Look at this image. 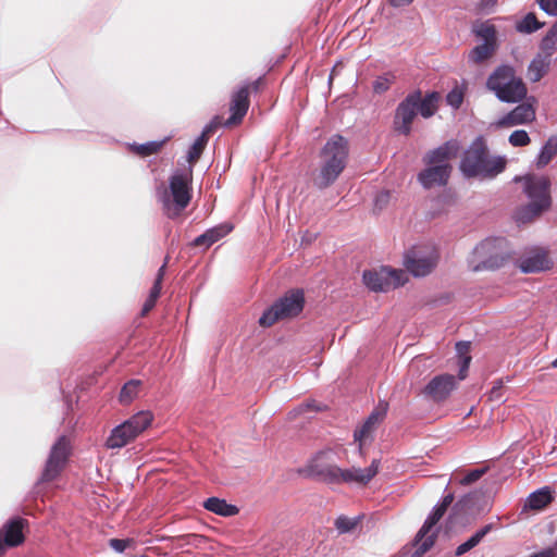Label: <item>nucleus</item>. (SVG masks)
I'll return each mask as SVG.
<instances>
[{
	"mask_svg": "<svg viewBox=\"0 0 557 557\" xmlns=\"http://www.w3.org/2000/svg\"><path fill=\"white\" fill-rule=\"evenodd\" d=\"M557 153V139L550 138L542 148L536 164L542 168L549 163L552 158Z\"/></svg>",
	"mask_w": 557,
	"mask_h": 557,
	"instance_id": "nucleus-35",
	"label": "nucleus"
},
{
	"mask_svg": "<svg viewBox=\"0 0 557 557\" xmlns=\"http://www.w3.org/2000/svg\"><path fill=\"white\" fill-rule=\"evenodd\" d=\"M140 385L139 380H131L125 383L120 393V401L123 404L132 403L137 397Z\"/></svg>",
	"mask_w": 557,
	"mask_h": 557,
	"instance_id": "nucleus-34",
	"label": "nucleus"
},
{
	"mask_svg": "<svg viewBox=\"0 0 557 557\" xmlns=\"http://www.w3.org/2000/svg\"><path fill=\"white\" fill-rule=\"evenodd\" d=\"M215 127L216 124L214 122L210 123L203 128L201 135L195 140L187 154V160L190 164H194L198 161L208 143L210 134L214 131Z\"/></svg>",
	"mask_w": 557,
	"mask_h": 557,
	"instance_id": "nucleus-24",
	"label": "nucleus"
},
{
	"mask_svg": "<svg viewBox=\"0 0 557 557\" xmlns=\"http://www.w3.org/2000/svg\"><path fill=\"white\" fill-rule=\"evenodd\" d=\"M462 92L457 89L451 90L446 98L448 104H450L455 109L460 107V104L462 103Z\"/></svg>",
	"mask_w": 557,
	"mask_h": 557,
	"instance_id": "nucleus-45",
	"label": "nucleus"
},
{
	"mask_svg": "<svg viewBox=\"0 0 557 557\" xmlns=\"http://www.w3.org/2000/svg\"><path fill=\"white\" fill-rule=\"evenodd\" d=\"M459 144L450 140L423 157L425 169L418 174L419 183L425 188L440 187L447 184L451 173L449 161L457 157Z\"/></svg>",
	"mask_w": 557,
	"mask_h": 557,
	"instance_id": "nucleus-1",
	"label": "nucleus"
},
{
	"mask_svg": "<svg viewBox=\"0 0 557 557\" xmlns=\"http://www.w3.org/2000/svg\"><path fill=\"white\" fill-rule=\"evenodd\" d=\"M438 101L437 92L429 94L423 99L420 97L418 112L425 119L431 117L438 109Z\"/></svg>",
	"mask_w": 557,
	"mask_h": 557,
	"instance_id": "nucleus-30",
	"label": "nucleus"
},
{
	"mask_svg": "<svg viewBox=\"0 0 557 557\" xmlns=\"http://www.w3.org/2000/svg\"><path fill=\"white\" fill-rule=\"evenodd\" d=\"M366 286L373 292H388L403 286L408 281L404 270L381 267L380 269L367 270L362 275Z\"/></svg>",
	"mask_w": 557,
	"mask_h": 557,
	"instance_id": "nucleus-10",
	"label": "nucleus"
},
{
	"mask_svg": "<svg viewBox=\"0 0 557 557\" xmlns=\"http://www.w3.org/2000/svg\"><path fill=\"white\" fill-rule=\"evenodd\" d=\"M552 493L549 488H541L529 495L525 500L524 509L541 510L552 502Z\"/></svg>",
	"mask_w": 557,
	"mask_h": 557,
	"instance_id": "nucleus-28",
	"label": "nucleus"
},
{
	"mask_svg": "<svg viewBox=\"0 0 557 557\" xmlns=\"http://www.w3.org/2000/svg\"><path fill=\"white\" fill-rule=\"evenodd\" d=\"M411 2L412 0H389V3L396 8L409 5Z\"/></svg>",
	"mask_w": 557,
	"mask_h": 557,
	"instance_id": "nucleus-50",
	"label": "nucleus"
},
{
	"mask_svg": "<svg viewBox=\"0 0 557 557\" xmlns=\"http://www.w3.org/2000/svg\"><path fill=\"white\" fill-rule=\"evenodd\" d=\"M193 170H177L170 177V190L159 193V200L168 218L174 219L189 205L191 199Z\"/></svg>",
	"mask_w": 557,
	"mask_h": 557,
	"instance_id": "nucleus-4",
	"label": "nucleus"
},
{
	"mask_svg": "<svg viewBox=\"0 0 557 557\" xmlns=\"http://www.w3.org/2000/svg\"><path fill=\"white\" fill-rule=\"evenodd\" d=\"M497 45L482 42L476 45L468 54V62L472 64H482L493 57Z\"/></svg>",
	"mask_w": 557,
	"mask_h": 557,
	"instance_id": "nucleus-27",
	"label": "nucleus"
},
{
	"mask_svg": "<svg viewBox=\"0 0 557 557\" xmlns=\"http://www.w3.org/2000/svg\"><path fill=\"white\" fill-rule=\"evenodd\" d=\"M348 153V141L341 135L332 136L321 150L320 171L312 178L313 185L319 189L331 186L344 171Z\"/></svg>",
	"mask_w": 557,
	"mask_h": 557,
	"instance_id": "nucleus-2",
	"label": "nucleus"
},
{
	"mask_svg": "<svg viewBox=\"0 0 557 557\" xmlns=\"http://www.w3.org/2000/svg\"><path fill=\"white\" fill-rule=\"evenodd\" d=\"M486 87L503 102H518L527 95L522 79L510 65H499L488 76Z\"/></svg>",
	"mask_w": 557,
	"mask_h": 557,
	"instance_id": "nucleus-6",
	"label": "nucleus"
},
{
	"mask_svg": "<svg viewBox=\"0 0 557 557\" xmlns=\"http://www.w3.org/2000/svg\"><path fill=\"white\" fill-rule=\"evenodd\" d=\"M387 411L388 403L385 400H380L364 423L355 431L354 440L356 443H358L360 451L362 450L363 445L372 437L376 426L384 420Z\"/></svg>",
	"mask_w": 557,
	"mask_h": 557,
	"instance_id": "nucleus-15",
	"label": "nucleus"
},
{
	"mask_svg": "<svg viewBox=\"0 0 557 557\" xmlns=\"http://www.w3.org/2000/svg\"><path fill=\"white\" fill-rule=\"evenodd\" d=\"M71 453V444L66 436H61L51 447L40 476L41 482H50L59 476L64 469Z\"/></svg>",
	"mask_w": 557,
	"mask_h": 557,
	"instance_id": "nucleus-13",
	"label": "nucleus"
},
{
	"mask_svg": "<svg viewBox=\"0 0 557 557\" xmlns=\"http://www.w3.org/2000/svg\"><path fill=\"white\" fill-rule=\"evenodd\" d=\"M335 455L332 448L320 450L307 462L305 473L326 483H333L339 469L335 463Z\"/></svg>",
	"mask_w": 557,
	"mask_h": 557,
	"instance_id": "nucleus-12",
	"label": "nucleus"
},
{
	"mask_svg": "<svg viewBox=\"0 0 557 557\" xmlns=\"http://www.w3.org/2000/svg\"><path fill=\"white\" fill-rule=\"evenodd\" d=\"M163 145V141H150L136 147V152L143 157L157 153Z\"/></svg>",
	"mask_w": 557,
	"mask_h": 557,
	"instance_id": "nucleus-40",
	"label": "nucleus"
},
{
	"mask_svg": "<svg viewBox=\"0 0 557 557\" xmlns=\"http://www.w3.org/2000/svg\"><path fill=\"white\" fill-rule=\"evenodd\" d=\"M458 355H459V380H463L467 376V371L469 369L471 357L468 355L469 344L468 343H458L456 345Z\"/></svg>",
	"mask_w": 557,
	"mask_h": 557,
	"instance_id": "nucleus-36",
	"label": "nucleus"
},
{
	"mask_svg": "<svg viewBox=\"0 0 557 557\" xmlns=\"http://www.w3.org/2000/svg\"><path fill=\"white\" fill-rule=\"evenodd\" d=\"M135 542L132 539H111L109 545L117 553H123L126 548L134 546Z\"/></svg>",
	"mask_w": 557,
	"mask_h": 557,
	"instance_id": "nucleus-42",
	"label": "nucleus"
},
{
	"mask_svg": "<svg viewBox=\"0 0 557 557\" xmlns=\"http://www.w3.org/2000/svg\"><path fill=\"white\" fill-rule=\"evenodd\" d=\"M203 506L207 510L223 517L235 516L238 512L236 506L227 504L224 499L218 497L208 498Z\"/></svg>",
	"mask_w": 557,
	"mask_h": 557,
	"instance_id": "nucleus-29",
	"label": "nucleus"
},
{
	"mask_svg": "<svg viewBox=\"0 0 557 557\" xmlns=\"http://www.w3.org/2000/svg\"><path fill=\"white\" fill-rule=\"evenodd\" d=\"M483 2H485L486 4L494 5L496 0H483Z\"/></svg>",
	"mask_w": 557,
	"mask_h": 557,
	"instance_id": "nucleus-53",
	"label": "nucleus"
},
{
	"mask_svg": "<svg viewBox=\"0 0 557 557\" xmlns=\"http://www.w3.org/2000/svg\"><path fill=\"white\" fill-rule=\"evenodd\" d=\"M391 81L387 77H377L373 83V89L375 92H384L389 88Z\"/></svg>",
	"mask_w": 557,
	"mask_h": 557,
	"instance_id": "nucleus-46",
	"label": "nucleus"
},
{
	"mask_svg": "<svg viewBox=\"0 0 557 557\" xmlns=\"http://www.w3.org/2000/svg\"><path fill=\"white\" fill-rule=\"evenodd\" d=\"M500 388H502V382H497V385H495L491 391V397L499 398L500 397V394H499Z\"/></svg>",
	"mask_w": 557,
	"mask_h": 557,
	"instance_id": "nucleus-51",
	"label": "nucleus"
},
{
	"mask_svg": "<svg viewBox=\"0 0 557 557\" xmlns=\"http://www.w3.org/2000/svg\"><path fill=\"white\" fill-rule=\"evenodd\" d=\"M505 242L499 238H487L472 251L469 267L472 271L495 270L505 262Z\"/></svg>",
	"mask_w": 557,
	"mask_h": 557,
	"instance_id": "nucleus-8",
	"label": "nucleus"
},
{
	"mask_svg": "<svg viewBox=\"0 0 557 557\" xmlns=\"http://www.w3.org/2000/svg\"><path fill=\"white\" fill-rule=\"evenodd\" d=\"M530 557H557V544L553 547H548L539 553H535Z\"/></svg>",
	"mask_w": 557,
	"mask_h": 557,
	"instance_id": "nucleus-48",
	"label": "nucleus"
},
{
	"mask_svg": "<svg viewBox=\"0 0 557 557\" xmlns=\"http://www.w3.org/2000/svg\"><path fill=\"white\" fill-rule=\"evenodd\" d=\"M540 8L549 15H557V0H537Z\"/></svg>",
	"mask_w": 557,
	"mask_h": 557,
	"instance_id": "nucleus-43",
	"label": "nucleus"
},
{
	"mask_svg": "<svg viewBox=\"0 0 557 557\" xmlns=\"http://www.w3.org/2000/svg\"><path fill=\"white\" fill-rule=\"evenodd\" d=\"M508 140L513 147H524L528 146L531 141L528 133L523 129L512 132Z\"/></svg>",
	"mask_w": 557,
	"mask_h": 557,
	"instance_id": "nucleus-38",
	"label": "nucleus"
},
{
	"mask_svg": "<svg viewBox=\"0 0 557 557\" xmlns=\"http://www.w3.org/2000/svg\"><path fill=\"white\" fill-rule=\"evenodd\" d=\"M535 120V109L529 102L517 106L512 111L496 122L498 127H512L516 125L528 124Z\"/></svg>",
	"mask_w": 557,
	"mask_h": 557,
	"instance_id": "nucleus-21",
	"label": "nucleus"
},
{
	"mask_svg": "<svg viewBox=\"0 0 557 557\" xmlns=\"http://www.w3.org/2000/svg\"><path fill=\"white\" fill-rule=\"evenodd\" d=\"M552 59L547 54L539 53L530 63L528 69L532 82H539L548 71Z\"/></svg>",
	"mask_w": 557,
	"mask_h": 557,
	"instance_id": "nucleus-26",
	"label": "nucleus"
},
{
	"mask_svg": "<svg viewBox=\"0 0 557 557\" xmlns=\"http://www.w3.org/2000/svg\"><path fill=\"white\" fill-rule=\"evenodd\" d=\"M446 511L438 506L434 507L433 511L429 515L424 521L422 528L416 536V543L418 545L416 555H422L426 553L435 543V533L429 534L432 528L440 521Z\"/></svg>",
	"mask_w": 557,
	"mask_h": 557,
	"instance_id": "nucleus-19",
	"label": "nucleus"
},
{
	"mask_svg": "<svg viewBox=\"0 0 557 557\" xmlns=\"http://www.w3.org/2000/svg\"><path fill=\"white\" fill-rule=\"evenodd\" d=\"M231 230H232V227L228 226L227 224L212 227V228L208 230L206 233H203L202 235L198 236L194 240V245L195 246H205L206 248H208L211 245H213L215 242H218L219 239H221L222 237L227 235L231 232Z\"/></svg>",
	"mask_w": 557,
	"mask_h": 557,
	"instance_id": "nucleus-25",
	"label": "nucleus"
},
{
	"mask_svg": "<svg viewBox=\"0 0 557 557\" xmlns=\"http://www.w3.org/2000/svg\"><path fill=\"white\" fill-rule=\"evenodd\" d=\"M506 162L503 158L491 159L483 139L473 141L465 152L460 163V170L467 177H493L503 172Z\"/></svg>",
	"mask_w": 557,
	"mask_h": 557,
	"instance_id": "nucleus-5",
	"label": "nucleus"
},
{
	"mask_svg": "<svg viewBox=\"0 0 557 557\" xmlns=\"http://www.w3.org/2000/svg\"><path fill=\"white\" fill-rule=\"evenodd\" d=\"M304 305V293L299 289L290 290L263 312L259 324L269 327L280 320L294 318L302 311Z\"/></svg>",
	"mask_w": 557,
	"mask_h": 557,
	"instance_id": "nucleus-9",
	"label": "nucleus"
},
{
	"mask_svg": "<svg viewBox=\"0 0 557 557\" xmlns=\"http://www.w3.org/2000/svg\"><path fill=\"white\" fill-rule=\"evenodd\" d=\"M491 525H485L484 528L476 531L468 541L460 544L456 549V555L461 556L465 553L469 552L473 547H475L483 537L490 532Z\"/></svg>",
	"mask_w": 557,
	"mask_h": 557,
	"instance_id": "nucleus-32",
	"label": "nucleus"
},
{
	"mask_svg": "<svg viewBox=\"0 0 557 557\" xmlns=\"http://www.w3.org/2000/svg\"><path fill=\"white\" fill-rule=\"evenodd\" d=\"M358 523L357 519H351L345 516H341L335 521V527L341 533H347L356 528Z\"/></svg>",
	"mask_w": 557,
	"mask_h": 557,
	"instance_id": "nucleus-39",
	"label": "nucleus"
},
{
	"mask_svg": "<svg viewBox=\"0 0 557 557\" xmlns=\"http://www.w3.org/2000/svg\"><path fill=\"white\" fill-rule=\"evenodd\" d=\"M549 34L554 37L555 41H557V23L552 27Z\"/></svg>",
	"mask_w": 557,
	"mask_h": 557,
	"instance_id": "nucleus-52",
	"label": "nucleus"
},
{
	"mask_svg": "<svg viewBox=\"0 0 557 557\" xmlns=\"http://www.w3.org/2000/svg\"><path fill=\"white\" fill-rule=\"evenodd\" d=\"M518 265L523 273H539L550 270L554 261L546 249L536 247L525 252Z\"/></svg>",
	"mask_w": 557,
	"mask_h": 557,
	"instance_id": "nucleus-16",
	"label": "nucleus"
},
{
	"mask_svg": "<svg viewBox=\"0 0 557 557\" xmlns=\"http://www.w3.org/2000/svg\"><path fill=\"white\" fill-rule=\"evenodd\" d=\"M557 49V41H555L554 37L548 33L542 40L541 44V54H547L552 59L554 51Z\"/></svg>",
	"mask_w": 557,
	"mask_h": 557,
	"instance_id": "nucleus-41",
	"label": "nucleus"
},
{
	"mask_svg": "<svg viewBox=\"0 0 557 557\" xmlns=\"http://www.w3.org/2000/svg\"><path fill=\"white\" fill-rule=\"evenodd\" d=\"M474 33L485 44L497 45L496 29L490 22H484L474 27Z\"/></svg>",
	"mask_w": 557,
	"mask_h": 557,
	"instance_id": "nucleus-33",
	"label": "nucleus"
},
{
	"mask_svg": "<svg viewBox=\"0 0 557 557\" xmlns=\"http://www.w3.org/2000/svg\"><path fill=\"white\" fill-rule=\"evenodd\" d=\"M485 470L484 469H474L472 471H470L467 475H465L460 483L462 485H468V484H471L475 481H478L483 474H484Z\"/></svg>",
	"mask_w": 557,
	"mask_h": 557,
	"instance_id": "nucleus-44",
	"label": "nucleus"
},
{
	"mask_svg": "<svg viewBox=\"0 0 557 557\" xmlns=\"http://www.w3.org/2000/svg\"><path fill=\"white\" fill-rule=\"evenodd\" d=\"M454 500V495L453 494H447L446 496H444V498L442 499V503L440 505H437L440 508H443V510H447V508L450 506V504L453 503Z\"/></svg>",
	"mask_w": 557,
	"mask_h": 557,
	"instance_id": "nucleus-49",
	"label": "nucleus"
},
{
	"mask_svg": "<svg viewBox=\"0 0 557 557\" xmlns=\"http://www.w3.org/2000/svg\"><path fill=\"white\" fill-rule=\"evenodd\" d=\"M152 420L153 414L150 411L137 412L112 429L106 441V447L108 449H120L126 446L147 430L151 425Z\"/></svg>",
	"mask_w": 557,
	"mask_h": 557,
	"instance_id": "nucleus-7",
	"label": "nucleus"
},
{
	"mask_svg": "<svg viewBox=\"0 0 557 557\" xmlns=\"http://www.w3.org/2000/svg\"><path fill=\"white\" fill-rule=\"evenodd\" d=\"M249 108V87L243 86L234 92L231 101V116L226 121V125H234L242 122Z\"/></svg>",
	"mask_w": 557,
	"mask_h": 557,
	"instance_id": "nucleus-22",
	"label": "nucleus"
},
{
	"mask_svg": "<svg viewBox=\"0 0 557 557\" xmlns=\"http://www.w3.org/2000/svg\"><path fill=\"white\" fill-rule=\"evenodd\" d=\"M391 199V194L387 190L380 191L374 200L375 207L379 209H383Z\"/></svg>",
	"mask_w": 557,
	"mask_h": 557,
	"instance_id": "nucleus-47",
	"label": "nucleus"
},
{
	"mask_svg": "<svg viewBox=\"0 0 557 557\" xmlns=\"http://www.w3.org/2000/svg\"><path fill=\"white\" fill-rule=\"evenodd\" d=\"M420 100V92L412 94L401 101L396 110L395 115V129L404 135H409L411 132L412 122L418 112Z\"/></svg>",
	"mask_w": 557,
	"mask_h": 557,
	"instance_id": "nucleus-14",
	"label": "nucleus"
},
{
	"mask_svg": "<svg viewBox=\"0 0 557 557\" xmlns=\"http://www.w3.org/2000/svg\"><path fill=\"white\" fill-rule=\"evenodd\" d=\"M457 381L451 374H441L433 377L424 387V394L434 401L445 400L456 388Z\"/></svg>",
	"mask_w": 557,
	"mask_h": 557,
	"instance_id": "nucleus-20",
	"label": "nucleus"
},
{
	"mask_svg": "<svg viewBox=\"0 0 557 557\" xmlns=\"http://www.w3.org/2000/svg\"><path fill=\"white\" fill-rule=\"evenodd\" d=\"M446 511L438 506L434 507L433 511L429 515L424 521L422 528L416 536V543L418 545L416 555H422L426 553L435 543V533L429 534L432 528L440 521Z\"/></svg>",
	"mask_w": 557,
	"mask_h": 557,
	"instance_id": "nucleus-18",
	"label": "nucleus"
},
{
	"mask_svg": "<svg viewBox=\"0 0 557 557\" xmlns=\"http://www.w3.org/2000/svg\"><path fill=\"white\" fill-rule=\"evenodd\" d=\"M27 521L22 518H15L8 521L0 529V537L8 547H15L24 543L25 536L23 530Z\"/></svg>",
	"mask_w": 557,
	"mask_h": 557,
	"instance_id": "nucleus-23",
	"label": "nucleus"
},
{
	"mask_svg": "<svg viewBox=\"0 0 557 557\" xmlns=\"http://www.w3.org/2000/svg\"><path fill=\"white\" fill-rule=\"evenodd\" d=\"M165 265H166L165 263L163 265H161L158 271L156 282L150 290L149 297L147 298V300L145 301L144 307H143L144 314L149 312L154 307L156 301H157L158 297L160 296L161 284H162V280H163L164 272H165Z\"/></svg>",
	"mask_w": 557,
	"mask_h": 557,
	"instance_id": "nucleus-31",
	"label": "nucleus"
},
{
	"mask_svg": "<svg viewBox=\"0 0 557 557\" xmlns=\"http://www.w3.org/2000/svg\"><path fill=\"white\" fill-rule=\"evenodd\" d=\"M542 24L537 21L533 13L527 14L523 20L517 25V29L521 33H533L541 28Z\"/></svg>",
	"mask_w": 557,
	"mask_h": 557,
	"instance_id": "nucleus-37",
	"label": "nucleus"
},
{
	"mask_svg": "<svg viewBox=\"0 0 557 557\" xmlns=\"http://www.w3.org/2000/svg\"><path fill=\"white\" fill-rule=\"evenodd\" d=\"M304 407H305L306 409H309V408H311V404H306V405H304Z\"/></svg>",
	"mask_w": 557,
	"mask_h": 557,
	"instance_id": "nucleus-54",
	"label": "nucleus"
},
{
	"mask_svg": "<svg viewBox=\"0 0 557 557\" xmlns=\"http://www.w3.org/2000/svg\"><path fill=\"white\" fill-rule=\"evenodd\" d=\"M379 460L374 459L368 468H349V469H338L336 473V479H334V484L339 483H356V484H367L369 483L379 472Z\"/></svg>",
	"mask_w": 557,
	"mask_h": 557,
	"instance_id": "nucleus-17",
	"label": "nucleus"
},
{
	"mask_svg": "<svg viewBox=\"0 0 557 557\" xmlns=\"http://www.w3.org/2000/svg\"><path fill=\"white\" fill-rule=\"evenodd\" d=\"M519 181H523V189L529 202L517 211L516 220L525 223L549 209L552 205L550 182L545 176L536 175H527Z\"/></svg>",
	"mask_w": 557,
	"mask_h": 557,
	"instance_id": "nucleus-3",
	"label": "nucleus"
},
{
	"mask_svg": "<svg viewBox=\"0 0 557 557\" xmlns=\"http://www.w3.org/2000/svg\"><path fill=\"white\" fill-rule=\"evenodd\" d=\"M438 253L433 247H414L404 259V265L414 276H425L436 267Z\"/></svg>",
	"mask_w": 557,
	"mask_h": 557,
	"instance_id": "nucleus-11",
	"label": "nucleus"
}]
</instances>
